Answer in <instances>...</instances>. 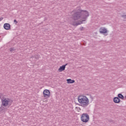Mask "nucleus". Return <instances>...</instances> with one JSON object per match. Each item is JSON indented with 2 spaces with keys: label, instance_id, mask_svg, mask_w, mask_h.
I'll return each mask as SVG.
<instances>
[{
  "label": "nucleus",
  "instance_id": "obj_4",
  "mask_svg": "<svg viewBox=\"0 0 126 126\" xmlns=\"http://www.w3.org/2000/svg\"><path fill=\"white\" fill-rule=\"evenodd\" d=\"M2 104L1 106H3V107H7V106H10V104H9V102H10V99L7 98H5L4 99L1 100Z\"/></svg>",
  "mask_w": 126,
  "mask_h": 126
},
{
  "label": "nucleus",
  "instance_id": "obj_7",
  "mask_svg": "<svg viewBox=\"0 0 126 126\" xmlns=\"http://www.w3.org/2000/svg\"><path fill=\"white\" fill-rule=\"evenodd\" d=\"M67 65V63H66L64 65H63L62 66H60L58 70L59 72H62V71H63L65 69V66Z\"/></svg>",
  "mask_w": 126,
  "mask_h": 126
},
{
  "label": "nucleus",
  "instance_id": "obj_17",
  "mask_svg": "<svg viewBox=\"0 0 126 126\" xmlns=\"http://www.w3.org/2000/svg\"><path fill=\"white\" fill-rule=\"evenodd\" d=\"M14 22L15 23V24H17V23H18L17 21H16V20H14Z\"/></svg>",
  "mask_w": 126,
  "mask_h": 126
},
{
  "label": "nucleus",
  "instance_id": "obj_9",
  "mask_svg": "<svg viewBox=\"0 0 126 126\" xmlns=\"http://www.w3.org/2000/svg\"><path fill=\"white\" fill-rule=\"evenodd\" d=\"M113 102H114L116 104H119V103L121 102V99L118 97H115L113 98Z\"/></svg>",
  "mask_w": 126,
  "mask_h": 126
},
{
  "label": "nucleus",
  "instance_id": "obj_13",
  "mask_svg": "<svg viewBox=\"0 0 126 126\" xmlns=\"http://www.w3.org/2000/svg\"><path fill=\"white\" fill-rule=\"evenodd\" d=\"M5 109V108L3 107V106L1 105V107H0V113H2V112L4 111Z\"/></svg>",
  "mask_w": 126,
  "mask_h": 126
},
{
  "label": "nucleus",
  "instance_id": "obj_6",
  "mask_svg": "<svg viewBox=\"0 0 126 126\" xmlns=\"http://www.w3.org/2000/svg\"><path fill=\"white\" fill-rule=\"evenodd\" d=\"M99 33L100 34H103L104 36H107L108 34V30H107L105 28H100L99 29Z\"/></svg>",
  "mask_w": 126,
  "mask_h": 126
},
{
  "label": "nucleus",
  "instance_id": "obj_8",
  "mask_svg": "<svg viewBox=\"0 0 126 126\" xmlns=\"http://www.w3.org/2000/svg\"><path fill=\"white\" fill-rule=\"evenodd\" d=\"M3 28L5 30H9L10 29V25L8 23H5Z\"/></svg>",
  "mask_w": 126,
  "mask_h": 126
},
{
  "label": "nucleus",
  "instance_id": "obj_16",
  "mask_svg": "<svg viewBox=\"0 0 126 126\" xmlns=\"http://www.w3.org/2000/svg\"><path fill=\"white\" fill-rule=\"evenodd\" d=\"M84 29V28H83V27H82L80 28V31H83V30Z\"/></svg>",
  "mask_w": 126,
  "mask_h": 126
},
{
  "label": "nucleus",
  "instance_id": "obj_12",
  "mask_svg": "<svg viewBox=\"0 0 126 126\" xmlns=\"http://www.w3.org/2000/svg\"><path fill=\"white\" fill-rule=\"evenodd\" d=\"M0 99H1V101L2 100L5 99V98H4V95L1 93H0Z\"/></svg>",
  "mask_w": 126,
  "mask_h": 126
},
{
  "label": "nucleus",
  "instance_id": "obj_18",
  "mask_svg": "<svg viewBox=\"0 0 126 126\" xmlns=\"http://www.w3.org/2000/svg\"><path fill=\"white\" fill-rule=\"evenodd\" d=\"M2 19H3V17L0 18V21H1V20H2Z\"/></svg>",
  "mask_w": 126,
  "mask_h": 126
},
{
  "label": "nucleus",
  "instance_id": "obj_15",
  "mask_svg": "<svg viewBox=\"0 0 126 126\" xmlns=\"http://www.w3.org/2000/svg\"><path fill=\"white\" fill-rule=\"evenodd\" d=\"M122 17H123V18H124V19H126V14L124 13L123 15H121Z\"/></svg>",
  "mask_w": 126,
  "mask_h": 126
},
{
  "label": "nucleus",
  "instance_id": "obj_3",
  "mask_svg": "<svg viewBox=\"0 0 126 126\" xmlns=\"http://www.w3.org/2000/svg\"><path fill=\"white\" fill-rule=\"evenodd\" d=\"M90 118L89 115L87 113H84L81 117V121L83 123H88Z\"/></svg>",
  "mask_w": 126,
  "mask_h": 126
},
{
  "label": "nucleus",
  "instance_id": "obj_11",
  "mask_svg": "<svg viewBox=\"0 0 126 126\" xmlns=\"http://www.w3.org/2000/svg\"><path fill=\"white\" fill-rule=\"evenodd\" d=\"M119 97V99H122V100H124V99H125V97L124 96V95L122 94H118V97Z\"/></svg>",
  "mask_w": 126,
  "mask_h": 126
},
{
  "label": "nucleus",
  "instance_id": "obj_5",
  "mask_svg": "<svg viewBox=\"0 0 126 126\" xmlns=\"http://www.w3.org/2000/svg\"><path fill=\"white\" fill-rule=\"evenodd\" d=\"M51 96V92L49 90H45L43 91V96L44 98H49Z\"/></svg>",
  "mask_w": 126,
  "mask_h": 126
},
{
  "label": "nucleus",
  "instance_id": "obj_1",
  "mask_svg": "<svg viewBox=\"0 0 126 126\" xmlns=\"http://www.w3.org/2000/svg\"><path fill=\"white\" fill-rule=\"evenodd\" d=\"M89 16V12L86 10L82 9H77L74 11L72 14V18L73 20L76 21L80 19L78 22H73L72 25L73 26H78L81 24H83V22H85L87 20V18Z\"/></svg>",
  "mask_w": 126,
  "mask_h": 126
},
{
  "label": "nucleus",
  "instance_id": "obj_14",
  "mask_svg": "<svg viewBox=\"0 0 126 126\" xmlns=\"http://www.w3.org/2000/svg\"><path fill=\"white\" fill-rule=\"evenodd\" d=\"M14 51H15L14 48H10V52H11V53H14Z\"/></svg>",
  "mask_w": 126,
  "mask_h": 126
},
{
  "label": "nucleus",
  "instance_id": "obj_2",
  "mask_svg": "<svg viewBox=\"0 0 126 126\" xmlns=\"http://www.w3.org/2000/svg\"><path fill=\"white\" fill-rule=\"evenodd\" d=\"M78 101L82 107H87L89 105V99L85 95L79 96Z\"/></svg>",
  "mask_w": 126,
  "mask_h": 126
},
{
  "label": "nucleus",
  "instance_id": "obj_10",
  "mask_svg": "<svg viewBox=\"0 0 126 126\" xmlns=\"http://www.w3.org/2000/svg\"><path fill=\"white\" fill-rule=\"evenodd\" d=\"M67 83L68 84H71V83H74L75 82V81L74 80H71V79H67L66 80Z\"/></svg>",
  "mask_w": 126,
  "mask_h": 126
}]
</instances>
